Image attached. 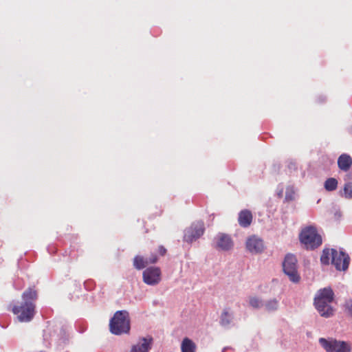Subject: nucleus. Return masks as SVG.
I'll list each match as a JSON object with an SVG mask.
<instances>
[{
    "instance_id": "393cba45",
    "label": "nucleus",
    "mask_w": 352,
    "mask_h": 352,
    "mask_svg": "<svg viewBox=\"0 0 352 352\" xmlns=\"http://www.w3.org/2000/svg\"><path fill=\"white\" fill-rule=\"evenodd\" d=\"M166 249L163 245L159 246L158 252L160 256H164L166 254Z\"/></svg>"
},
{
    "instance_id": "a211bd4d",
    "label": "nucleus",
    "mask_w": 352,
    "mask_h": 352,
    "mask_svg": "<svg viewBox=\"0 0 352 352\" xmlns=\"http://www.w3.org/2000/svg\"><path fill=\"white\" fill-rule=\"evenodd\" d=\"M23 302H33L37 298V292L33 289H28L22 294Z\"/></svg>"
},
{
    "instance_id": "9d476101",
    "label": "nucleus",
    "mask_w": 352,
    "mask_h": 352,
    "mask_svg": "<svg viewBox=\"0 0 352 352\" xmlns=\"http://www.w3.org/2000/svg\"><path fill=\"white\" fill-rule=\"evenodd\" d=\"M245 245L248 250L254 254L262 252L265 248L263 240L254 235L247 239Z\"/></svg>"
},
{
    "instance_id": "b1692460",
    "label": "nucleus",
    "mask_w": 352,
    "mask_h": 352,
    "mask_svg": "<svg viewBox=\"0 0 352 352\" xmlns=\"http://www.w3.org/2000/svg\"><path fill=\"white\" fill-rule=\"evenodd\" d=\"M157 260H158L157 256L154 254H151L150 257L148 258L149 264L155 263L157 261Z\"/></svg>"
},
{
    "instance_id": "2eb2a0df",
    "label": "nucleus",
    "mask_w": 352,
    "mask_h": 352,
    "mask_svg": "<svg viewBox=\"0 0 352 352\" xmlns=\"http://www.w3.org/2000/svg\"><path fill=\"white\" fill-rule=\"evenodd\" d=\"M182 352H195L196 345L189 338H185L181 344Z\"/></svg>"
},
{
    "instance_id": "4468645a",
    "label": "nucleus",
    "mask_w": 352,
    "mask_h": 352,
    "mask_svg": "<svg viewBox=\"0 0 352 352\" xmlns=\"http://www.w3.org/2000/svg\"><path fill=\"white\" fill-rule=\"evenodd\" d=\"M338 165L340 170L348 171L352 165V158L347 154H342L338 159Z\"/></svg>"
},
{
    "instance_id": "6e6552de",
    "label": "nucleus",
    "mask_w": 352,
    "mask_h": 352,
    "mask_svg": "<svg viewBox=\"0 0 352 352\" xmlns=\"http://www.w3.org/2000/svg\"><path fill=\"white\" fill-rule=\"evenodd\" d=\"M204 232V225L203 222L193 223L190 228L186 230L184 240L188 243L199 239Z\"/></svg>"
},
{
    "instance_id": "dca6fc26",
    "label": "nucleus",
    "mask_w": 352,
    "mask_h": 352,
    "mask_svg": "<svg viewBox=\"0 0 352 352\" xmlns=\"http://www.w3.org/2000/svg\"><path fill=\"white\" fill-rule=\"evenodd\" d=\"M232 320V314L230 311V309H225L222 311L220 316V324L221 326L229 325Z\"/></svg>"
},
{
    "instance_id": "f257e3e1",
    "label": "nucleus",
    "mask_w": 352,
    "mask_h": 352,
    "mask_svg": "<svg viewBox=\"0 0 352 352\" xmlns=\"http://www.w3.org/2000/svg\"><path fill=\"white\" fill-rule=\"evenodd\" d=\"M334 293L329 288L320 289L314 298V305L321 316L330 317L333 314L331 303L333 301Z\"/></svg>"
},
{
    "instance_id": "f3484780",
    "label": "nucleus",
    "mask_w": 352,
    "mask_h": 352,
    "mask_svg": "<svg viewBox=\"0 0 352 352\" xmlns=\"http://www.w3.org/2000/svg\"><path fill=\"white\" fill-rule=\"evenodd\" d=\"M149 265L148 258H144L141 256H136L133 258V266L137 270H142Z\"/></svg>"
},
{
    "instance_id": "412c9836",
    "label": "nucleus",
    "mask_w": 352,
    "mask_h": 352,
    "mask_svg": "<svg viewBox=\"0 0 352 352\" xmlns=\"http://www.w3.org/2000/svg\"><path fill=\"white\" fill-rule=\"evenodd\" d=\"M249 303L251 307L255 309L260 308L263 305L262 300L256 296L250 297L249 300Z\"/></svg>"
},
{
    "instance_id": "f03ea898",
    "label": "nucleus",
    "mask_w": 352,
    "mask_h": 352,
    "mask_svg": "<svg viewBox=\"0 0 352 352\" xmlns=\"http://www.w3.org/2000/svg\"><path fill=\"white\" fill-rule=\"evenodd\" d=\"M129 312L125 310L117 311L109 322V330L114 335L127 333L130 331Z\"/></svg>"
},
{
    "instance_id": "20e7f679",
    "label": "nucleus",
    "mask_w": 352,
    "mask_h": 352,
    "mask_svg": "<svg viewBox=\"0 0 352 352\" xmlns=\"http://www.w3.org/2000/svg\"><path fill=\"white\" fill-rule=\"evenodd\" d=\"M36 305L33 302H23L20 305H14L12 311L16 315L17 319L21 322H30L36 314Z\"/></svg>"
},
{
    "instance_id": "9b49d317",
    "label": "nucleus",
    "mask_w": 352,
    "mask_h": 352,
    "mask_svg": "<svg viewBox=\"0 0 352 352\" xmlns=\"http://www.w3.org/2000/svg\"><path fill=\"white\" fill-rule=\"evenodd\" d=\"M234 243L231 236L224 233H220L217 236V248L223 251H228L233 248Z\"/></svg>"
},
{
    "instance_id": "a878e982",
    "label": "nucleus",
    "mask_w": 352,
    "mask_h": 352,
    "mask_svg": "<svg viewBox=\"0 0 352 352\" xmlns=\"http://www.w3.org/2000/svg\"><path fill=\"white\" fill-rule=\"evenodd\" d=\"M346 306L349 313L352 316V301L346 302Z\"/></svg>"
},
{
    "instance_id": "7ed1b4c3",
    "label": "nucleus",
    "mask_w": 352,
    "mask_h": 352,
    "mask_svg": "<svg viewBox=\"0 0 352 352\" xmlns=\"http://www.w3.org/2000/svg\"><path fill=\"white\" fill-rule=\"evenodd\" d=\"M300 242L307 250H314L322 244V237L315 228L309 226L303 229L300 235Z\"/></svg>"
},
{
    "instance_id": "39448f33",
    "label": "nucleus",
    "mask_w": 352,
    "mask_h": 352,
    "mask_svg": "<svg viewBox=\"0 0 352 352\" xmlns=\"http://www.w3.org/2000/svg\"><path fill=\"white\" fill-rule=\"evenodd\" d=\"M319 343L326 352H351V348L350 344L341 340H337L334 338L326 339L320 338Z\"/></svg>"
},
{
    "instance_id": "1a4fd4ad",
    "label": "nucleus",
    "mask_w": 352,
    "mask_h": 352,
    "mask_svg": "<svg viewBox=\"0 0 352 352\" xmlns=\"http://www.w3.org/2000/svg\"><path fill=\"white\" fill-rule=\"evenodd\" d=\"M143 280L149 285H155L161 281L162 272L159 267H151L143 272Z\"/></svg>"
},
{
    "instance_id": "0eeeda50",
    "label": "nucleus",
    "mask_w": 352,
    "mask_h": 352,
    "mask_svg": "<svg viewBox=\"0 0 352 352\" xmlns=\"http://www.w3.org/2000/svg\"><path fill=\"white\" fill-rule=\"evenodd\" d=\"M331 263L335 266L338 270L345 271L348 269L350 257L349 256L342 251H337L335 249L331 250Z\"/></svg>"
},
{
    "instance_id": "f8f14e48",
    "label": "nucleus",
    "mask_w": 352,
    "mask_h": 352,
    "mask_svg": "<svg viewBox=\"0 0 352 352\" xmlns=\"http://www.w3.org/2000/svg\"><path fill=\"white\" fill-rule=\"evenodd\" d=\"M152 344L153 338L151 337L142 338L138 344L132 346L130 352H148L151 349Z\"/></svg>"
},
{
    "instance_id": "4be33fe9",
    "label": "nucleus",
    "mask_w": 352,
    "mask_h": 352,
    "mask_svg": "<svg viewBox=\"0 0 352 352\" xmlns=\"http://www.w3.org/2000/svg\"><path fill=\"white\" fill-rule=\"evenodd\" d=\"M344 194L346 198H352V182L345 184L344 187Z\"/></svg>"
},
{
    "instance_id": "5701e85b",
    "label": "nucleus",
    "mask_w": 352,
    "mask_h": 352,
    "mask_svg": "<svg viewBox=\"0 0 352 352\" xmlns=\"http://www.w3.org/2000/svg\"><path fill=\"white\" fill-rule=\"evenodd\" d=\"M329 250H324L322 254L320 257V261L324 265H328L329 263Z\"/></svg>"
},
{
    "instance_id": "ddd939ff",
    "label": "nucleus",
    "mask_w": 352,
    "mask_h": 352,
    "mask_svg": "<svg viewBox=\"0 0 352 352\" xmlns=\"http://www.w3.org/2000/svg\"><path fill=\"white\" fill-rule=\"evenodd\" d=\"M253 219V216L250 210L245 209L239 213L238 222L243 228L249 227Z\"/></svg>"
},
{
    "instance_id": "423d86ee",
    "label": "nucleus",
    "mask_w": 352,
    "mask_h": 352,
    "mask_svg": "<svg viewBox=\"0 0 352 352\" xmlns=\"http://www.w3.org/2000/svg\"><path fill=\"white\" fill-rule=\"evenodd\" d=\"M283 268L285 274L288 276L289 280L294 283H298L300 276L297 270V259L293 254H287L283 263Z\"/></svg>"
},
{
    "instance_id": "6ab92c4d",
    "label": "nucleus",
    "mask_w": 352,
    "mask_h": 352,
    "mask_svg": "<svg viewBox=\"0 0 352 352\" xmlns=\"http://www.w3.org/2000/svg\"><path fill=\"white\" fill-rule=\"evenodd\" d=\"M338 187V181L336 179L331 177L327 179L324 182V188L327 191L335 190Z\"/></svg>"
},
{
    "instance_id": "bb28decb",
    "label": "nucleus",
    "mask_w": 352,
    "mask_h": 352,
    "mask_svg": "<svg viewBox=\"0 0 352 352\" xmlns=\"http://www.w3.org/2000/svg\"><path fill=\"white\" fill-rule=\"evenodd\" d=\"M285 198H286L287 199H293L292 195H289V194H288L287 191L286 192Z\"/></svg>"
},
{
    "instance_id": "aec40b11",
    "label": "nucleus",
    "mask_w": 352,
    "mask_h": 352,
    "mask_svg": "<svg viewBox=\"0 0 352 352\" xmlns=\"http://www.w3.org/2000/svg\"><path fill=\"white\" fill-rule=\"evenodd\" d=\"M265 309L268 311H275L277 309L278 307V302L276 299L274 298L272 300H268L265 305Z\"/></svg>"
}]
</instances>
